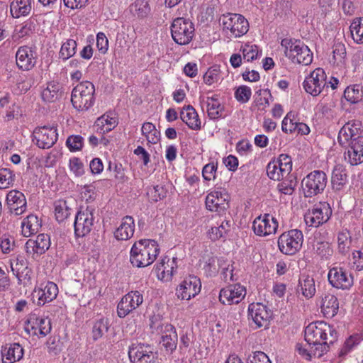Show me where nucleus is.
Listing matches in <instances>:
<instances>
[{
    "label": "nucleus",
    "mask_w": 363,
    "mask_h": 363,
    "mask_svg": "<svg viewBox=\"0 0 363 363\" xmlns=\"http://www.w3.org/2000/svg\"><path fill=\"white\" fill-rule=\"evenodd\" d=\"M160 247L153 240L135 242L130 252V262L133 267L142 268L152 264L160 253Z\"/></svg>",
    "instance_id": "1"
},
{
    "label": "nucleus",
    "mask_w": 363,
    "mask_h": 363,
    "mask_svg": "<svg viewBox=\"0 0 363 363\" xmlns=\"http://www.w3.org/2000/svg\"><path fill=\"white\" fill-rule=\"evenodd\" d=\"M336 338L335 330L323 321L311 323L305 329V340L307 345L319 349L323 345L326 346V352L329 345L333 344Z\"/></svg>",
    "instance_id": "2"
},
{
    "label": "nucleus",
    "mask_w": 363,
    "mask_h": 363,
    "mask_svg": "<svg viewBox=\"0 0 363 363\" xmlns=\"http://www.w3.org/2000/svg\"><path fill=\"white\" fill-rule=\"evenodd\" d=\"M281 45L284 48V54L293 63L308 65L313 61V52L300 40L283 39Z\"/></svg>",
    "instance_id": "3"
},
{
    "label": "nucleus",
    "mask_w": 363,
    "mask_h": 363,
    "mask_svg": "<svg viewBox=\"0 0 363 363\" xmlns=\"http://www.w3.org/2000/svg\"><path fill=\"white\" fill-rule=\"evenodd\" d=\"M219 21L223 31L229 38H240L249 30V23L241 14L227 13L220 17Z\"/></svg>",
    "instance_id": "4"
},
{
    "label": "nucleus",
    "mask_w": 363,
    "mask_h": 363,
    "mask_svg": "<svg viewBox=\"0 0 363 363\" xmlns=\"http://www.w3.org/2000/svg\"><path fill=\"white\" fill-rule=\"evenodd\" d=\"M95 88L94 84L85 81L77 84L72 91L71 101L78 111H86L94 103Z\"/></svg>",
    "instance_id": "5"
},
{
    "label": "nucleus",
    "mask_w": 363,
    "mask_h": 363,
    "mask_svg": "<svg viewBox=\"0 0 363 363\" xmlns=\"http://www.w3.org/2000/svg\"><path fill=\"white\" fill-rule=\"evenodd\" d=\"M328 183L326 174L320 170L309 173L301 182L302 189L306 197H312L323 191Z\"/></svg>",
    "instance_id": "6"
},
{
    "label": "nucleus",
    "mask_w": 363,
    "mask_h": 363,
    "mask_svg": "<svg viewBox=\"0 0 363 363\" xmlns=\"http://www.w3.org/2000/svg\"><path fill=\"white\" fill-rule=\"evenodd\" d=\"M303 235L301 230L294 229L283 233L278 239L279 250L284 255H294L298 252L303 245Z\"/></svg>",
    "instance_id": "7"
},
{
    "label": "nucleus",
    "mask_w": 363,
    "mask_h": 363,
    "mask_svg": "<svg viewBox=\"0 0 363 363\" xmlns=\"http://www.w3.org/2000/svg\"><path fill=\"white\" fill-rule=\"evenodd\" d=\"M194 30L193 23L184 18L174 19L171 26L172 38L179 45L189 44L194 37Z\"/></svg>",
    "instance_id": "8"
},
{
    "label": "nucleus",
    "mask_w": 363,
    "mask_h": 363,
    "mask_svg": "<svg viewBox=\"0 0 363 363\" xmlns=\"http://www.w3.org/2000/svg\"><path fill=\"white\" fill-rule=\"evenodd\" d=\"M292 170L291 158L281 154L277 160H273L267 166V176L273 180L280 181L286 177Z\"/></svg>",
    "instance_id": "9"
},
{
    "label": "nucleus",
    "mask_w": 363,
    "mask_h": 363,
    "mask_svg": "<svg viewBox=\"0 0 363 363\" xmlns=\"http://www.w3.org/2000/svg\"><path fill=\"white\" fill-rule=\"evenodd\" d=\"M128 356L133 363H154L158 354L152 345L135 343L129 347Z\"/></svg>",
    "instance_id": "10"
},
{
    "label": "nucleus",
    "mask_w": 363,
    "mask_h": 363,
    "mask_svg": "<svg viewBox=\"0 0 363 363\" xmlns=\"http://www.w3.org/2000/svg\"><path fill=\"white\" fill-rule=\"evenodd\" d=\"M332 214V210L329 203L326 202L319 203L314 206L311 210L304 216V220L306 225L313 228H318L327 222Z\"/></svg>",
    "instance_id": "11"
},
{
    "label": "nucleus",
    "mask_w": 363,
    "mask_h": 363,
    "mask_svg": "<svg viewBox=\"0 0 363 363\" xmlns=\"http://www.w3.org/2000/svg\"><path fill=\"white\" fill-rule=\"evenodd\" d=\"M94 208L87 206L82 208L75 216L74 227L77 237H84L90 233L94 225Z\"/></svg>",
    "instance_id": "12"
},
{
    "label": "nucleus",
    "mask_w": 363,
    "mask_h": 363,
    "mask_svg": "<svg viewBox=\"0 0 363 363\" xmlns=\"http://www.w3.org/2000/svg\"><path fill=\"white\" fill-rule=\"evenodd\" d=\"M58 294V287L52 281L41 283L35 287L32 293L33 301L39 306H44L56 298Z\"/></svg>",
    "instance_id": "13"
},
{
    "label": "nucleus",
    "mask_w": 363,
    "mask_h": 363,
    "mask_svg": "<svg viewBox=\"0 0 363 363\" xmlns=\"http://www.w3.org/2000/svg\"><path fill=\"white\" fill-rule=\"evenodd\" d=\"M327 85L326 75L324 70L317 68L303 82L306 91L313 96L319 95Z\"/></svg>",
    "instance_id": "14"
},
{
    "label": "nucleus",
    "mask_w": 363,
    "mask_h": 363,
    "mask_svg": "<svg viewBox=\"0 0 363 363\" xmlns=\"http://www.w3.org/2000/svg\"><path fill=\"white\" fill-rule=\"evenodd\" d=\"M230 196L225 190L216 189L211 191L206 198V206L211 211L221 213L229 207Z\"/></svg>",
    "instance_id": "15"
},
{
    "label": "nucleus",
    "mask_w": 363,
    "mask_h": 363,
    "mask_svg": "<svg viewBox=\"0 0 363 363\" xmlns=\"http://www.w3.org/2000/svg\"><path fill=\"white\" fill-rule=\"evenodd\" d=\"M143 302V296L138 291H132L125 295L117 306L118 315L124 318Z\"/></svg>",
    "instance_id": "16"
},
{
    "label": "nucleus",
    "mask_w": 363,
    "mask_h": 363,
    "mask_svg": "<svg viewBox=\"0 0 363 363\" xmlns=\"http://www.w3.org/2000/svg\"><path fill=\"white\" fill-rule=\"evenodd\" d=\"M33 134L36 140V145L42 149L52 147L57 142L58 135L55 127L48 125L36 128Z\"/></svg>",
    "instance_id": "17"
},
{
    "label": "nucleus",
    "mask_w": 363,
    "mask_h": 363,
    "mask_svg": "<svg viewBox=\"0 0 363 363\" xmlns=\"http://www.w3.org/2000/svg\"><path fill=\"white\" fill-rule=\"evenodd\" d=\"M271 318L270 312L265 305L252 303L248 307V318L256 328L267 327Z\"/></svg>",
    "instance_id": "18"
},
{
    "label": "nucleus",
    "mask_w": 363,
    "mask_h": 363,
    "mask_svg": "<svg viewBox=\"0 0 363 363\" xmlns=\"http://www.w3.org/2000/svg\"><path fill=\"white\" fill-rule=\"evenodd\" d=\"M200 279L195 276L186 278L177 289V296L182 300H189L201 291Z\"/></svg>",
    "instance_id": "19"
},
{
    "label": "nucleus",
    "mask_w": 363,
    "mask_h": 363,
    "mask_svg": "<svg viewBox=\"0 0 363 363\" xmlns=\"http://www.w3.org/2000/svg\"><path fill=\"white\" fill-rule=\"evenodd\" d=\"M278 228L277 220L269 213L255 219L252 224L254 233L259 236H267L275 233Z\"/></svg>",
    "instance_id": "20"
},
{
    "label": "nucleus",
    "mask_w": 363,
    "mask_h": 363,
    "mask_svg": "<svg viewBox=\"0 0 363 363\" xmlns=\"http://www.w3.org/2000/svg\"><path fill=\"white\" fill-rule=\"evenodd\" d=\"M362 123L358 120H352L346 123L340 130L337 137L338 143L342 146H346L348 143L352 141L360 135L362 132Z\"/></svg>",
    "instance_id": "21"
},
{
    "label": "nucleus",
    "mask_w": 363,
    "mask_h": 363,
    "mask_svg": "<svg viewBox=\"0 0 363 363\" xmlns=\"http://www.w3.org/2000/svg\"><path fill=\"white\" fill-rule=\"evenodd\" d=\"M26 330L28 333L32 331L33 335L45 337L51 331L50 320L48 318L40 317L33 313L26 321Z\"/></svg>",
    "instance_id": "22"
},
{
    "label": "nucleus",
    "mask_w": 363,
    "mask_h": 363,
    "mask_svg": "<svg viewBox=\"0 0 363 363\" xmlns=\"http://www.w3.org/2000/svg\"><path fill=\"white\" fill-rule=\"evenodd\" d=\"M245 289L239 284L230 285L220 290V301L225 305L238 303L245 296Z\"/></svg>",
    "instance_id": "23"
},
{
    "label": "nucleus",
    "mask_w": 363,
    "mask_h": 363,
    "mask_svg": "<svg viewBox=\"0 0 363 363\" xmlns=\"http://www.w3.org/2000/svg\"><path fill=\"white\" fill-rule=\"evenodd\" d=\"M329 283L337 289H349L353 284V279L350 274L342 267H333L328 274Z\"/></svg>",
    "instance_id": "24"
},
{
    "label": "nucleus",
    "mask_w": 363,
    "mask_h": 363,
    "mask_svg": "<svg viewBox=\"0 0 363 363\" xmlns=\"http://www.w3.org/2000/svg\"><path fill=\"white\" fill-rule=\"evenodd\" d=\"M347 150L345 152V160L352 165L363 162V137H358L347 144Z\"/></svg>",
    "instance_id": "25"
},
{
    "label": "nucleus",
    "mask_w": 363,
    "mask_h": 363,
    "mask_svg": "<svg viewBox=\"0 0 363 363\" xmlns=\"http://www.w3.org/2000/svg\"><path fill=\"white\" fill-rule=\"evenodd\" d=\"M177 268V258H170L168 256H165L156 264L155 271L160 279L169 281L172 280Z\"/></svg>",
    "instance_id": "26"
},
{
    "label": "nucleus",
    "mask_w": 363,
    "mask_h": 363,
    "mask_svg": "<svg viewBox=\"0 0 363 363\" xmlns=\"http://www.w3.org/2000/svg\"><path fill=\"white\" fill-rule=\"evenodd\" d=\"M6 202L10 211L16 216L23 214L26 210V196L19 191H10L6 196Z\"/></svg>",
    "instance_id": "27"
},
{
    "label": "nucleus",
    "mask_w": 363,
    "mask_h": 363,
    "mask_svg": "<svg viewBox=\"0 0 363 363\" xmlns=\"http://www.w3.org/2000/svg\"><path fill=\"white\" fill-rule=\"evenodd\" d=\"M50 246V237L47 234H40L37 236L36 240L29 239L25 245V249L28 254L30 255H42L44 254Z\"/></svg>",
    "instance_id": "28"
},
{
    "label": "nucleus",
    "mask_w": 363,
    "mask_h": 363,
    "mask_svg": "<svg viewBox=\"0 0 363 363\" xmlns=\"http://www.w3.org/2000/svg\"><path fill=\"white\" fill-rule=\"evenodd\" d=\"M16 58L17 66L22 70H30L35 64L33 52L28 46L20 47L16 52Z\"/></svg>",
    "instance_id": "29"
},
{
    "label": "nucleus",
    "mask_w": 363,
    "mask_h": 363,
    "mask_svg": "<svg viewBox=\"0 0 363 363\" xmlns=\"http://www.w3.org/2000/svg\"><path fill=\"white\" fill-rule=\"evenodd\" d=\"M180 118L188 127L194 130H199L201 128V122L195 108L188 105L183 108L180 113Z\"/></svg>",
    "instance_id": "30"
},
{
    "label": "nucleus",
    "mask_w": 363,
    "mask_h": 363,
    "mask_svg": "<svg viewBox=\"0 0 363 363\" xmlns=\"http://www.w3.org/2000/svg\"><path fill=\"white\" fill-rule=\"evenodd\" d=\"M3 363H13L22 359L23 349L18 343L5 345L1 350Z\"/></svg>",
    "instance_id": "31"
},
{
    "label": "nucleus",
    "mask_w": 363,
    "mask_h": 363,
    "mask_svg": "<svg viewBox=\"0 0 363 363\" xmlns=\"http://www.w3.org/2000/svg\"><path fill=\"white\" fill-rule=\"evenodd\" d=\"M135 223L131 216H126L122 220L120 226L116 230L114 236L119 240H127L130 239L134 233Z\"/></svg>",
    "instance_id": "32"
},
{
    "label": "nucleus",
    "mask_w": 363,
    "mask_h": 363,
    "mask_svg": "<svg viewBox=\"0 0 363 363\" xmlns=\"http://www.w3.org/2000/svg\"><path fill=\"white\" fill-rule=\"evenodd\" d=\"M321 312L325 318L334 317L339 309L337 298L333 294H326L323 296L321 301Z\"/></svg>",
    "instance_id": "33"
},
{
    "label": "nucleus",
    "mask_w": 363,
    "mask_h": 363,
    "mask_svg": "<svg viewBox=\"0 0 363 363\" xmlns=\"http://www.w3.org/2000/svg\"><path fill=\"white\" fill-rule=\"evenodd\" d=\"M164 328L167 334L162 336L160 343L167 352L172 353L177 348V334L172 325L166 324Z\"/></svg>",
    "instance_id": "34"
},
{
    "label": "nucleus",
    "mask_w": 363,
    "mask_h": 363,
    "mask_svg": "<svg viewBox=\"0 0 363 363\" xmlns=\"http://www.w3.org/2000/svg\"><path fill=\"white\" fill-rule=\"evenodd\" d=\"M41 227V223L35 215L28 216L21 223L22 234L25 237H30L37 233Z\"/></svg>",
    "instance_id": "35"
},
{
    "label": "nucleus",
    "mask_w": 363,
    "mask_h": 363,
    "mask_svg": "<svg viewBox=\"0 0 363 363\" xmlns=\"http://www.w3.org/2000/svg\"><path fill=\"white\" fill-rule=\"evenodd\" d=\"M296 350L298 352L299 354L305 357L306 359L310 360L312 356L320 357L324 353L326 352V346L319 347L311 345L308 346L306 345V346H303L301 344L296 345Z\"/></svg>",
    "instance_id": "36"
},
{
    "label": "nucleus",
    "mask_w": 363,
    "mask_h": 363,
    "mask_svg": "<svg viewBox=\"0 0 363 363\" xmlns=\"http://www.w3.org/2000/svg\"><path fill=\"white\" fill-rule=\"evenodd\" d=\"M10 10L15 18L28 15L31 10L30 0H15L11 3Z\"/></svg>",
    "instance_id": "37"
},
{
    "label": "nucleus",
    "mask_w": 363,
    "mask_h": 363,
    "mask_svg": "<svg viewBox=\"0 0 363 363\" xmlns=\"http://www.w3.org/2000/svg\"><path fill=\"white\" fill-rule=\"evenodd\" d=\"M116 125V118L115 117H111L108 114H104L98 118L94 123L97 131L101 133H106L111 131Z\"/></svg>",
    "instance_id": "38"
},
{
    "label": "nucleus",
    "mask_w": 363,
    "mask_h": 363,
    "mask_svg": "<svg viewBox=\"0 0 363 363\" xmlns=\"http://www.w3.org/2000/svg\"><path fill=\"white\" fill-rule=\"evenodd\" d=\"M347 174L345 169L341 165H337L334 167L331 182L333 188L335 190H340L346 184Z\"/></svg>",
    "instance_id": "39"
},
{
    "label": "nucleus",
    "mask_w": 363,
    "mask_h": 363,
    "mask_svg": "<svg viewBox=\"0 0 363 363\" xmlns=\"http://www.w3.org/2000/svg\"><path fill=\"white\" fill-rule=\"evenodd\" d=\"M142 134L145 136L147 142L152 144L157 143L160 140V133L155 125L150 122L144 123L142 126Z\"/></svg>",
    "instance_id": "40"
},
{
    "label": "nucleus",
    "mask_w": 363,
    "mask_h": 363,
    "mask_svg": "<svg viewBox=\"0 0 363 363\" xmlns=\"http://www.w3.org/2000/svg\"><path fill=\"white\" fill-rule=\"evenodd\" d=\"M350 30L353 40L357 44H363V18H354L350 26Z\"/></svg>",
    "instance_id": "41"
},
{
    "label": "nucleus",
    "mask_w": 363,
    "mask_h": 363,
    "mask_svg": "<svg viewBox=\"0 0 363 363\" xmlns=\"http://www.w3.org/2000/svg\"><path fill=\"white\" fill-rule=\"evenodd\" d=\"M60 85L59 83L55 82H50L42 91V99L47 102L55 101L60 96Z\"/></svg>",
    "instance_id": "42"
},
{
    "label": "nucleus",
    "mask_w": 363,
    "mask_h": 363,
    "mask_svg": "<svg viewBox=\"0 0 363 363\" xmlns=\"http://www.w3.org/2000/svg\"><path fill=\"white\" fill-rule=\"evenodd\" d=\"M352 242L350 233L347 230H343L340 232L337 235L339 252L344 255L347 254L350 250Z\"/></svg>",
    "instance_id": "43"
},
{
    "label": "nucleus",
    "mask_w": 363,
    "mask_h": 363,
    "mask_svg": "<svg viewBox=\"0 0 363 363\" xmlns=\"http://www.w3.org/2000/svg\"><path fill=\"white\" fill-rule=\"evenodd\" d=\"M71 213V208L69 207L67 201L58 200L55 202V215L58 222H62Z\"/></svg>",
    "instance_id": "44"
},
{
    "label": "nucleus",
    "mask_w": 363,
    "mask_h": 363,
    "mask_svg": "<svg viewBox=\"0 0 363 363\" xmlns=\"http://www.w3.org/2000/svg\"><path fill=\"white\" fill-rule=\"evenodd\" d=\"M299 286L303 296L306 298H312L315 295V281L312 277L307 276L303 279H300Z\"/></svg>",
    "instance_id": "45"
},
{
    "label": "nucleus",
    "mask_w": 363,
    "mask_h": 363,
    "mask_svg": "<svg viewBox=\"0 0 363 363\" xmlns=\"http://www.w3.org/2000/svg\"><path fill=\"white\" fill-rule=\"evenodd\" d=\"M207 112L211 119H216L221 117L222 106L217 99L214 97H208L207 101Z\"/></svg>",
    "instance_id": "46"
},
{
    "label": "nucleus",
    "mask_w": 363,
    "mask_h": 363,
    "mask_svg": "<svg viewBox=\"0 0 363 363\" xmlns=\"http://www.w3.org/2000/svg\"><path fill=\"white\" fill-rule=\"evenodd\" d=\"M345 99L351 104H356L362 100L363 94L359 85L348 86L344 91Z\"/></svg>",
    "instance_id": "47"
},
{
    "label": "nucleus",
    "mask_w": 363,
    "mask_h": 363,
    "mask_svg": "<svg viewBox=\"0 0 363 363\" xmlns=\"http://www.w3.org/2000/svg\"><path fill=\"white\" fill-rule=\"evenodd\" d=\"M77 43L74 40L69 39L64 43L60 51V57L66 60L72 57L76 53Z\"/></svg>",
    "instance_id": "48"
},
{
    "label": "nucleus",
    "mask_w": 363,
    "mask_h": 363,
    "mask_svg": "<svg viewBox=\"0 0 363 363\" xmlns=\"http://www.w3.org/2000/svg\"><path fill=\"white\" fill-rule=\"evenodd\" d=\"M131 11L134 15L143 18L147 15L150 11L148 0H135L130 6Z\"/></svg>",
    "instance_id": "49"
},
{
    "label": "nucleus",
    "mask_w": 363,
    "mask_h": 363,
    "mask_svg": "<svg viewBox=\"0 0 363 363\" xmlns=\"http://www.w3.org/2000/svg\"><path fill=\"white\" fill-rule=\"evenodd\" d=\"M333 60L337 65L345 63L347 52L345 45L342 43H335L333 45Z\"/></svg>",
    "instance_id": "50"
},
{
    "label": "nucleus",
    "mask_w": 363,
    "mask_h": 363,
    "mask_svg": "<svg viewBox=\"0 0 363 363\" xmlns=\"http://www.w3.org/2000/svg\"><path fill=\"white\" fill-rule=\"evenodd\" d=\"M230 223L228 220H223L218 227L211 228L210 235L211 240H218L230 230Z\"/></svg>",
    "instance_id": "51"
},
{
    "label": "nucleus",
    "mask_w": 363,
    "mask_h": 363,
    "mask_svg": "<svg viewBox=\"0 0 363 363\" xmlns=\"http://www.w3.org/2000/svg\"><path fill=\"white\" fill-rule=\"evenodd\" d=\"M220 78V71L219 66L215 65L210 67L203 75V81L208 85L218 82Z\"/></svg>",
    "instance_id": "52"
},
{
    "label": "nucleus",
    "mask_w": 363,
    "mask_h": 363,
    "mask_svg": "<svg viewBox=\"0 0 363 363\" xmlns=\"http://www.w3.org/2000/svg\"><path fill=\"white\" fill-rule=\"evenodd\" d=\"M15 239L9 235H3L0 238V249L4 254H9L15 248Z\"/></svg>",
    "instance_id": "53"
},
{
    "label": "nucleus",
    "mask_w": 363,
    "mask_h": 363,
    "mask_svg": "<svg viewBox=\"0 0 363 363\" xmlns=\"http://www.w3.org/2000/svg\"><path fill=\"white\" fill-rule=\"evenodd\" d=\"M13 274L17 277L19 284H23V286L30 284L32 271L28 266Z\"/></svg>",
    "instance_id": "54"
},
{
    "label": "nucleus",
    "mask_w": 363,
    "mask_h": 363,
    "mask_svg": "<svg viewBox=\"0 0 363 363\" xmlns=\"http://www.w3.org/2000/svg\"><path fill=\"white\" fill-rule=\"evenodd\" d=\"M243 59L250 62L256 59L259 54L258 47L256 45L245 44L242 47Z\"/></svg>",
    "instance_id": "55"
},
{
    "label": "nucleus",
    "mask_w": 363,
    "mask_h": 363,
    "mask_svg": "<svg viewBox=\"0 0 363 363\" xmlns=\"http://www.w3.org/2000/svg\"><path fill=\"white\" fill-rule=\"evenodd\" d=\"M14 182V175L9 169H0V189L9 188Z\"/></svg>",
    "instance_id": "56"
},
{
    "label": "nucleus",
    "mask_w": 363,
    "mask_h": 363,
    "mask_svg": "<svg viewBox=\"0 0 363 363\" xmlns=\"http://www.w3.org/2000/svg\"><path fill=\"white\" fill-rule=\"evenodd\" d=\"M166 190L160 185L150 187L147 191V194L154 202H157L164 199L166 196Z\"/></svg>",
    "instance_id": "57"
},
{
    "label": "nucleus",
    "mask_w": 363,
    "mask_h": 363,
    "mask_svg": "<svg viewBox=\"0 0 363 363\" xmlns=\"http://www.w3.org/2000/svg\"><path fill=\"white\" fill-rule=\"evenodd\" d=\"M296 121H294V114L289 112L281 123V129L285 133H293L296 131Z\"/></svg>",
    "instance_id": "58"
},
{
    "label": "nucleus",
    "mask_w": 363,
    "mask_h": 363,
    "mask_svg": "<svg viewBox=\"0 0 363 363\" xmlns=\"http://www.w3.org/2000/svg\"><path fill=\"white\" fill-rule=\"evenodd\" d=\"M108 323L104 319L96 321L92 328V335L94 340L101 338L108 330Z\"/></svg>",
    "instance_id": "59"
},
{
    "label": "nucleus",
    "mask_w": 363,
    "mask_h": 363,
    "mask_svg": "<svg viewBox=\"0 0 363 363\" xmlns=\"http://www.w3.org/2000/svg\"><path fill=\"white\" fill-rule=\"evenodd\" d=\"M225 261L217 259L215 257L209 258L204 267L205 270L209 274L210 276L215 275L218 272L219 267H222Z\"/></svg>",
    "instance_id": "60"
},
{
    "label": "nucleus",
    "mask_w": 363,
    "mask_h": 363,
    "mask_svg": "<svg viewBox=\"0 0 363 363\" xmlns=\"http://www.w3.org/2000/svg\"><path fill=\"white\" fill-rule=\"evenodd\" d=\"M314 252L322 258H327L331 255L332 250L327 242H317L313 245Z\"/></svg>",
    "instance_id": "61"
},
{
    "label": "nucleus",
    "mask_w": 363,
    "mask_h": 363,
    "mask_svg": "<svg viewBox=\"0 0 363 363\" xmlns=\"http://www.w3.org/2000/svg\"><path fill=\"white\" fill-rule=\"evenodd\" d=\"M251 89L247 86H239L235 92L236 99L241 103H246L251 96Z\"/></svg>",
    "instance_id": "62"
},
{
    "label": "nucleus",
    "mask_w": 363,
    "mask_h": 363,
    "mask_svg": "<svg viewBox=\"0 0 363 363\" xmlns=\"http://www.w3.org/2000/svg\"><path fill=\"white\" fill-rule=\"evenodd\" d=\"M10 264L13 273L18 272L23 267L28 266L27 260L23 255H18L10 259Z\"/></svg>",
    "instance_id": "63"
},
{
    "label": "nucleus",
    "mask_w": 363,
    "mask_h": 363,
    "mask_svg": "<svg viewBox=\"0 0 363 363\" xmlns=\"http://www.w3.org/2000/svg\"><path fill=\"white\" fill-rule=\"evenodd\" d=\"M66 145L71 151L79 150L83 145V138L79 135H71L67 139Z\"/></svg>",
    "instance_id": "64"
}]
</instances>
